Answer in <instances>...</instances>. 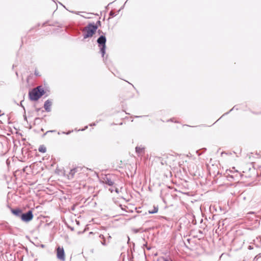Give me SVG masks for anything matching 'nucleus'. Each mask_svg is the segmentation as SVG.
Here are the masks:
<instances>
[{
  "label": "nucleus",
  "instance_id": "nucleus-2",
  "mask_svg": "<svg viewBox=\"0 0 261 261\" xmlns=\"http://www.w3.org/2000/svg\"><path fill=\"white\" fill-rule=\"evenodd\" d=\"M97 33L99 35H100V36L97 39V43L98 44V46L99 47L100 53H101L102 57H103L105 54H106V42L107 38L105 36L106 34L100 30H98L97 31Z\"/></svg>",
  "mask_w": 261,
  "mask_h": 261
},
{
  "label": "nucleus",
  "instance_id": "nucleus-22",
  "mask_svg": "<svg viewBox=\"0 0 261 261\" xmlns=\"http://www.w3.org/2000/svg\"><path fill=\"white\" fill-rule=\"evenodd\" d=\"M162 258L163 259V261H172V260H169L167 258L164 257H163ZM157 261H158V260Z\"/></svg>",
  "mask_w": 261,
  "mask_h": 261
},
{
  "label": "nucleus",
  "instance_id": "nucleus-5",
  "mask_svg": "<svg viewBox=\"0 0 261 261\" xmlns=\"http://www.w3.org/2000/svg\"><path fill=\"white\" fill-rule=\"evenodd\" d=\"M57 257L59 259L61 260H65V252L63 248H61L59 246L57 248Z\"/></svg>",
  "mask_w": 261,
  "mask_h": 261
},
{
  "label": "nucleus",
  "instance_id": "nucleus-24",
  "mask_svg": "<svg viewBox=\"0 0 261 261\" xmlns=\"http://www.w3.org/2000/svg\"><path fill=\"white\" fill-rule=\"evenodd\" d=\"M90 125L91 126H95V125H96V123L95 122H93V123L90 124Z\"/></svg>",
  "mask_w": 261,
  "mask_h": 261
},
{
  "label": "nucleus",
  "instance_id": "nucleus-32",
  "mask_svg": "<svg viewBox=\"0 0 261 261\" xmlns=\"http://www.w3.org/2000/svg\"><path fill=\"white\" fill-rule=\"evenodd\" d=\"M62 134H66V132H62Z\"/></svg>",
  "mask_w": 261,
  "mask_h": 261
},
{
  "label": "nucleus",
  "instance_id": "nucleus-13",
  "mask_svg": "<svg viewBox=\"0 0 261 261\" xmlns=\"http://www.w3.org/2000/svg\"><path fill=\"white\" fill-rule=\"evenodd\" d=\"M76 169L75 168L71 169L70 171V172L69 173V176H70L71 177H73L75 173L76 172Z\"/></svg>",
  "mask_w": 261,
  "mask_h": 261
},
{
  "label": "nucleus",
  "instance_id": "nucleus-8",
  "mask_svg": "<svg viewBox=\"0 0 261 261\" xmlns=\"http://www.w3.org/2000/svg\"><path fill=\"white\" fill-rule=\"evenodd\" d=\"M103 182L109 186H112L114 185V181L111 179L110 177L108 176H106L103 178Z\"/></svg>",
  "mask_w": 261,
  "mask_h": 261
},
{
  "label": "nucleus",
  "instance_id": "nucleus-16",
  "mask_svg": "<svg viewBox=\"0 0 261 261\" xmlns=\"http://www.w3.org/2000/svg\"><path fill=\"white\" fill-rule=\"evenodd\" d=\"M99 237H101V235H100L99 236ZM102 238L103 239V240L101 242V243L102 245H103V246H106L107 244H106V240L104 239V237L103 236H102Z\"/></svg>",
  "mask_w": 261,
  "mask_h": 261
},
{
  "label": "nucleus",
  "instance_id": "nucleus-27",
  "mask_svg": "<svg viewBox=\"0 0 261 261\" xmlns=\"http://www.w3.org/2000/svg\"><path fill=\"white\" fill-rule=\"evenodd\" d=\"M40 108H37V109H36V111L37 112H38V111H40Z\"/></svg>",
  "mask_w": 261,
  "mask_h": 261
},
{
  "label": "nucleus",
  "instance_id": "nucleus-18",
  "mask_svg": "<svg viewBox=\"0 0 261 261\" xmlns=\"http://www.w3.org/2000/svg\"><path fill=\"white\" fill-rule=\"evenodd\" d=\"M95 25L97 27V28L98 27L101 26V21L100 20H98L96 23H95Z\"/></svg>",
  "mask_w": 261,
  "mask_h": 261
},
{
  "label": "nucleus",
  "instance_id": "nucleus-35",
  "mask_svg": "<svg viewBox=\"0 0 261 261\" xmlns=\"http://www.w3.org/2000/svg\"><path fill=\"white\" fill-rule=\"evenodd\" d=\"M58 135H60V132H58Z\"/></svg>",
  "mask_w": 261,
  "mask_h": 261
},
{
  "label": "nucleus",
  "instance_id": "nucleus-30",
  "mask_svg": "<svg viewBox=\"0 0 261 261\" xmlns=\"http://www.w3.org/2000/svg\"><path fill=\"white\" fill-rule=\"evenodd\" d=\"M88 128V126H86L85 127V128L84 129H82V130H85V129H86V128Z\"/></svg>",
  "mask_w": 261,
  "mask_h": 261
},
{
  "label": "nucleus",
  "instance_id": "nucleus-20",
  "mask_svg": "<svg viewBox=\"0 0 261 261\" xmlns=\"http://www.w3.org/2000/svg\"><path fill=\"white\" fill-rule=\"evenodd\" d=\"M23 101V100H21L20 104H17L18 106H20V107H21L23 110L25 111V108H24V107L22 105V102Z\"/></svg>",
  "mask_w": 261,
  "mask_h": 261
},
{
  "label": "nucleus",
  "instance_id": "nucleus-25",
  "mask_svg": "<svg viewBox=\"0 0 261 261\" xmlns=\"http://www.w3.org/2000/svg\"><path fill=\"white\" fill-rule=\"evenodd\" d=\"M73 130H71V131H68V132L66 133V135H69L70 134Z\"/></svg>",
  "mask_w": 261,
  "mask_h": 261
},
{
  "label": "nucleus",
  "instance_id": "nucleus-10",
  "mask_svg": "<svg viewBox=\"0 0 261 261\" xmlns=\"http://www.w3.org/2000/svg\"><path fill=\"white\" fill-rule=\"evenodd\" d=\"M38 151L41 153H45L46 151V148L44 145H42L39 146Z\"/></svg>",
  "mask_w": 261,
  "mask_h": 261
},
{
  "label": "nucleus",
  "instance_id": "nucleus-26",
  "mask_svg": "<svg viewBox=\"0 0 261 261\" xmlns=\"http://www.w3.org/2000/svg\"><path fill=\"white\" fill-rule=\"evenodd\" d=\"M115 191L117 193H119V190L118 188H116Z\"/></svg>",
  "mask_w": 261,
  "mask_h": 261
},
{
  "label": "nucleus",
  "instance_id": "nucleus-34",
  "mask_svg": "<svg viewBox=\"0 0 261 261\" xmlns=\"http://www.w3.org/2000/svg\"><path fill=\"white\" fill-rule=\"evenodd\" d=\"M16 75H17V76H18V73H17V72H16Z\"/></svg>",
  "mask_w": 261,
  "mask_h": 261
},
{
  "label": "nucleus",
  "instance_id": "nucleus-3",
  "mask_svg": "<svg viewBox=\"0 0 261 261\" xmlns=\"http://www.w3.org/2000/svg\"><path fill=\"white\" fill-rule=\"evenodd\" d=\"M97 30V27L94 22L89 23L83 30L84 39L91 38L96 32Z\"/></svg>",
  "mask_w": 261,
  "mask_h": 261
},
{
  "label": "nucleus",
  "instance_id": "nucleus-9",
  "mask_svg": "<svg viewBox=\"0 0 261 261\" xmlns=\"http://www.w3.org/2000/svg\"><path fill=\"white\" fill-rule=\"evenodd\" d=\"M135 150L138 154H143L145 153V148L141 146H136Z\"/></svg>",
  "mask_w": 261,
  "mask_h": 261
},
{
  "label": "nucleus",
  "instance_id": "nucleus-4",
  "mask_svg": "<svg viewBox=\"0 0 261 261\" xmlns=\"http://www.w3.org/2000/svg\"><path fill=\"white\" fill-rule=\"evenodd\" d=\"M33 211L29 210L25 213H22L20 219L22 221L28 223L31 221L33 219Z\"/></svg>",
  "mask_w": 261,
  "mask_h": 261
},
{
  "label": "nucleus",
  "instance_id": "nucleus-12",
  "mask_svg": "<svg viewBox=\"0 0 261 261\" xmlns=\"http://www.w3.org/2000/svg\"><path fill=\"white\" fill-rule=\"evenodd\" d=\"M206 150V148H202L200 149H199L196 151V153L198 154V155L200 156L201 155L203 152H204Z\"/></svg>",
  "mask_w": 261,
  "mask_h": 261
},
{
  "label": "nucleus",
  "instance_id": "nucleus-31",
  "mask_svg": "<svg viewBox=\"0 0 261 261\" xmlns=\"http://www.w3.org/2000/svg\"><path fill=\"white\" fill-rule=\"evenodd\" d=\"M248 248H249V249H251L252 247L251 246H249Z\"/></svg>",
  "mask_w": 261,
  "mask_h": 261
},
{
  "label": "nucleus",
  "instance_id": "nucleus-23",
  "mask_svg": "<svg viewBox=\"0 0 261 261\" xmlns=\"http://www.w3.org/2000/svg\"><path fill=\"white\" fill-rule=\"evenodd\" d=\"M68 228L72 231L74 230V228L73 227L69 226Z\"/></svg>",
  "mask_w": 261,
  "mask_h": 261
},
{
  "label": "nucleus",
  "instance_id": "nucleus-29",
  "mask_svg": "<svg viewBox=\"0 0 261 261\" xmlns=\"http://www.w3.org/2000/svg\"><path fill=\"white\" fill-rule=\"evenodd\" d=\"M146 248H147V250H149L151 249V248H150V247H148L147 246H146Z\"/></svg>",
  "mask_w": 261,
  "mask_h": 261
},
{
  "label": "nucleus",
  "instance_id": "nucleus-28",
  "mask_svg": "<svg viewBox=\"0 0 261 261\" xmlns=\"http://www.w3.org/2000/svg\"><path fill=\"white\" fill-rule=\"evenodd\" d=\"M23 117H24V119L25 120H27V117H26V116H25V115H23Z\"/></svg>",
  "mask_w": 261,
  "mask_h": 261
},
{
  "label": "nucleus",
  "instance_id": "nucleus-1",
  "mask_svg": "<svg viewBox=\"0 0 261 261\" xmlns=\"http://www.w3.org/2000/svg\"><path fill=\"white\" fill-rule=\"evenodd\" d=\"M45 93V91L41 86L32 89L29 92V99L31 101H37Z\"/></svg>",
  "mask_w": 261,
  "mask_h": 261
},
{
  "label": "nucleus",
  "instance_id": "nucleus-6",
  "mask_svg": "<svg viewBox=\"0 0 261 261\" xmlns=\"http://www.w3.org/2000/svg\"><path fill=\"white\" fill-rule=\"evenodd\" d=\"M11 212L15 216L20 219L21 215L23 213V211L21 209H20L19 208H12L11 210Z\"/></svg>",
  "mask_w": 261,
  "mask_h": 261
},
{
  "label": "nucleus",
  "instance_id": "nucleus-14",
  "mask_svg": "<svg viewBox=\"0 0 261 261\" xmlns=\"http://www.w3.org/2000/svg\"><path fill=\"white\" fill-rule=\"evenodd\" d=\"M117 13L118 12L116 13L112 10L110 12L109 15L111 17H114L117 15Z\"/></svg>",
  "mask_w": 261,
  "mask_h": 261
},
{
  "label": "nucleus",
  "instance_id": "nucleus-36",
  "mask_svg": "<svg viewBox=\"0 0 261 261\" xmlns=\"http://www.w3.org/2000/svg\"><path fill=\"white\" fill-rule=\"evenodd\" d=\"M27 82H29V79L28 78L27 79Z\"/></svg>",
  "mask_w": 261,
  "mask_h": 261
},
{
  "label": "nucleus",
  "instance_id": "nucleus-17",
  "mask_svg": "<svg viewBox=\"0 0 261 261\" xmlns=\"http://www.w3.org/2000/svg\"><path fill=\"white\" fill-rule=\"evenodd\" d=\"M56 132L55 130H48L42 135V137H44L46 134H47L49 133H53V132Z\"/></svg>",
  "mask_w": 261,
  "mask_h": 261
},
{
  "label": "nucleus",
  "instance_id": "nucleus-11",
  "mask_svg": "<svg viewBox=\"0 0 261 261\" xmlns=\"http://www.w3.org/2000/svg\"><path fill=\"white\" fill-rule=\"evenodd\" d=\"M158 211V206H154L153 209L152 210H149L148 213L150 214H153L156 213Z\"/></svg>",
  "mask_w": 261,
  "mask_h": 261
},
{
  "label": "nucleus",
  "instance_id": "nucleus-21",
  "mask_svg": "<svg viewBox=\"0 0 261 261\" xmlns=\"http://www.w3.org/2000/svg\"><path fill=\"white\" fill-rule=\"evenodd\" d=\"M234 109H236V106H234L229 112L226 113L224 114V115H227L228 114L229 112H230L231 111H232L233 110H234Z\"/></svg>",
  "mask_w": 261,
  "mask_h": 261
},
{
  "label": "nucleus",
  "instance_id": "nucleus-19",
  "mask_svg": "<svg viewBox=\"0 0 261 261\" xmlns=\"http://www.w3.org/2000/svg\"><path fill=\"white\" fill-rule=\"evenodd\" d=\"M34 74L37 76H40V74L39 71L37 70H36V69L35 70Z\"/></svg>",
  "mask_w": 261,
  "mask_h": 261
},
{
  "label": "nucleus",
  "instance_id": "nucleus-33",
  "mask_svg": "<svg viewBox=\"0 0 261 261\" xmlns=\"http://www.w3.org/2000/svg\"><path fill=\"white\" fill-rule=\"evenodd\" d=\"M41 132H43V131H44V129L42 128L41 129Z\"/></svg>",
  "mask_w": 261,
  "mask_h": 261
},
{
  "label": "nucleus",
  "instance_id": "nucleus-15",
  "mask_svg": "<svg viewBox=\"0 0 261 261\" xmlns=\"http://www.w3.org/2000/svg\"><path fill=\"white\" fill-rule=\"evenodd\" d=\"M41 121V118H39V117H36L35 119V120H34V123L36 124V123H39Z\"/></svg>",
  "mask_w": 261,
  "mask_h": 261
},
{
  "label": "nucleus",
  "instance_id": "nucleus-7",
  "mask_svg": "<svg viewBox=\"0 0 261 261\" xmlns=\"http://www.w3.org/2000/svg\"><path fill=\"white\" fill-rule=\"evenodd\" d=\"M52 105V101L50 99L46 100L44 104V108L47 112L51 111V106Z\"/></svg>",
  "mask_w": 261,
  "mask_h": 261
}]
</instances>
